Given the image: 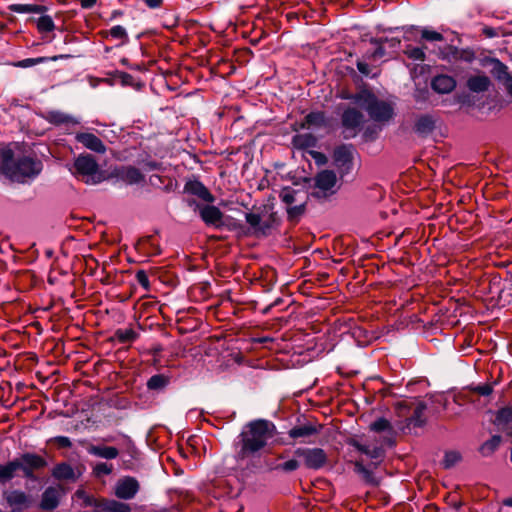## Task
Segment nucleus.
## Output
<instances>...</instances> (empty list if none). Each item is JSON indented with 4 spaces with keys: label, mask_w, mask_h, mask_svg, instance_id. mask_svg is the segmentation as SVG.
Here are the masks:
<instances>
[{
    "label": "nucleus",
    "mask_w": 512,
    "mask_h": 512,
    "mask_svg": "<svg viewBox=\"0 0 512 512\" xmlns=\"http://www.w3.org/2000/svg\"><path fill=\"white\" fill-rule=\"evenodd\" d=\"M167 384V379L163 375H154L148 382L147 387L152 390L161 389Z\"/></svg>",
    "instance_id": "a19ab883"
},
{
    "label": "nucleus",
    "mask_w": 512,
    "mask_h": 512,
    "mask_svg": "<svg viewBox=\"0 0 512 512\" xmlns=\"http://www.w3.org/2000/svg\"><path fill=\"white\" fill-rule=\"evenodd\" d=\"M88 451L91 455L104 459H115L119 455L118 449L112 446H91Z\"/></svg>",
    "instance_id": "412c9836"
},
{
    "label": "nucleus",
    "mask_w": 512,
    "mask_h": 512,
    "mask_svg": "<svg viewBox=\"0 0 512 512\" xmlns=\"http://www.w3.org/2000/svg\"><path fill=\"white\" fill-rule=\"evenodd\" d=\"M425 48V46L416 47L413 45H406L403 53L413 61H424L426 58L424 51Z\"/></svg>",
    "instance_id": "c85d7f7f"
},
{
    "label": "nucleus",
    "mask_w": 512,
    "mask_h": 512,
    "mask_svg": "<svg viewBox=\"0 0 512 512\" xmlns=\"http://www.w3.org/2000/svg\"><path fill=\"white\" fill-rule=\"evenodd\" d=\"M108 34L114 39H118V40H122V41H126L128 39L126 29L121 25L113 26L109 30Z\"/></svg>",
    "instance_id": "79ce46f5"
},
{
    "label": "nucleus",
    "mask_w": 512,
    "mask_h": 512,
    "mask_svg": "<svg viewBox=\"0 0 512 512\" xmlns=\"http://www.w3.org/2000/svg\"><path fill=\"white\" fill-rule=\"evenodd\" d=\"M60 498V488L58 487H49L47 488L41 500V508L44 510H53L59 504Z\"/></svg>",
    "instance_id": "f3484780"
},
{
    "label": "nucleus",
    "mask_w": 512,
    "mask_h": 512,
    "mask_svg": "<svg viewBox=\"0 0 512 512\" xmlns=\"http://www.w3.org/2000/svg\"><path fill=\"white\" fill-rule=\"evenodd\" d=\"M112 469V465H109L107 463H98L94 467V472L97 476L109 475L112 472Z\"/></svg>",
    "instance_id": "de8ad7c7"
},
{
    "label": "nucleus",
    "mask_w": 512,
    "mask_h": 512,
    "mask_svg": "<svg viewBox=\"0 0 512 512\" xmlns=\"http://www.w3.org/2000/svg\"><path fill=\"white\" fill-rule=\"evenodd\" d=\"M496 70L498 80L504 84L508 93L512 95V76L508 72L507 66L498 61Z\"/></svg>",
    "instance_id": "b1692460"
},
{
    "label": "nucleus",
    "mask_w": 512,
    "mask_h": 512,
    "mask_svg": "<svg viewBox=\"0 0 512 512\" xmlns=\"http://www.w3.org/2000/svg\"><path fill=\"white\" fill-rule=\"evenodd\" d=\"M19 470V464L14 459L5 465L0 464V482H5L12 479Z\"/></svg>",
    "instance_id": "a878e982"
},
{
    "label": "nucleus",
    "mask_w": 512,
    "mask_h": 512,
    "mask_svg": "<svg viewBox=\"0 0 512 512\" xmlns=\"http://www.w3.org/2000/svg\"><path fill=\"white\" fill-rule=\"evenodd\" d=\"M357 68L363 75L369 76L371 74V68L365 61L359 60L357 62Z\"/></svg>",
    "instance_id": "3c124183"
},
{
    "label": "nucleus",
    "mask_w": 512,
    "mask_h": 512,
    "mask_svg": "<svg viewBox=\"0 0 512 512\" xmlns=\"http://www.w3.org/2000/svg\"><path fill=\"white\" fill-rule=\"evenodd\" d=\"M53 475L59 479H69L73 477L74 472L69 465L60 464L54 469Z\"/></svg>",
    "instance_id": "4c0bfd02"
},
{
    "label": "nucleus",
    "mask_w": 512,
    "mask_h": 512,
    "mask_svg": "<svg viewBox=\"0 0 512 512\" xmlns=\"http://www.w3.org/2000/svg\"><path fill=\"white\" fill-rule=\"evenodd\" d=\"M490 79L483 74L474 75L467 80V87L472 92H484L489 88Z\"/></svg>",
    "instance_id": "aec40b11"
},
{
    "label": "nucleus",
    "mask_w": 512,
    "mask_h": 512,
    "mask_svg": "<svg viewBox=\"0 0 512 512\" xmlns=\"http://www.w3.org/2000/svg\"><path fill=\"white\" fill-rule=\"evenodd\" d=\"M144 2L149 8L153 9L160 7L162 4V0H144Z\"/></svg>",
    "instance_id": "5fc2aeb1"
},
{
    "label": "nucleus",
    "mask_w": 512,
    "mask_h": 512,
    "mask_svg": "<svg viewBox=\"0 0 512 512\" xmlns=\"http://www.w3.org/2000/svg\"><path fill=\"white\" fill-rule=\"evenodd\" d=\"M371 430L382 432L391 428L390 423L385 418H379L370 425Z\"/></svg>",
    "instance_id": "a18cd8bd"
},
{
    "label": "nucleus",
    "mask_w": 512,
    "mask_h": 512,
    "mask_svg": "<svg viewBox=\"0 0 512 512\" xmlns=\"http://www.w3.org/2000/svg\"><path fill=\"white\" fill-rule=\"evenodd\" d=\"M4 498L12 512H22L31 503L30 497L20 490L5 491Z\"/></svg>",
    "instance_id": "1a4fd4ad"
},
{
    "label": "nucleus",
    "mask_w": 512,
    "mask_h": 512,
    "mask_svg": "<svg viewBox=\"0 0 512 512\" xmlns=\"http://www.w3.org/2000/svg\"><path fill=\"white\" fill-rule=\"evenodd\" d=\"M140 488L137 479L131 476L120 478L115 485V495L119 499L130 500L135 497Z\"/></svg>",
    "instance_id": "423d86ee"
},
{
    "label": "nucleus",
    "mask_w": 512,
    "mask_h": 512,
    "mask_svg": "<svg viewBox=\"0 0 512 512\" xmlns=\"http://www.w3.org/2000/svg\"><path fill=\"white\" fill-rule=\"evenodd\" d=\"M298 467H299L298 461L295 459H290V460L284 462L283 464L279 465L278 468H280L286 472H291V471H295L296 469H298Z\"/></svg>",
    "instance_id": "8fccbe9b"
},
{
    "label": "nucleus",
    "mask_w": 512,
    "mask_h": 512,
    "mask_svg": "<svg viewBox=\"0 0 512 512\" xmlns=\"http://www.w3.org/2000/svg\"><path fill=\"white\" fill-rule=\"evenodd\" d=\"M115 335L121 343L132 342L137 338V333L131 328L118 329Z\"/></svg>",
    "instance_id": "72a5a7b5"
},
{
    "label": "nucleus",
    "mask_w": 512,
    "mask_h": 512,
    "mask_svg": "<svg viewBox=\"0 0 512 512\" xmlns=\"http://www.w3.org/2000/svg\"><path fill=\"white\" fill-rule=\"evenodd\" d=\"M54 441L63 448H69L71 447L72 443L68 437L65 436H58L54 438Z\"/></svg>",
    "instance_id": "603ef678"
},
{
    "label": "nucleus",
    "mask_w": 512,
    "mask_h": 512,
    "mask_svg": "<svg viewBox=\"0 0 512 512\" xmlns=\"http://www.w3.org/2000/svg\"><path fill=\"white\" fill-rule=\"evenodd\" d=\"M10 10L14 13L18 14H26V13H33V14H42L46 11V7L42 5H36V4H12L10 5Z\"/></svg>",
    "instance_id": "4be33fe9"
},
{
    "label": "nucleus",
    "mask_w": 512,
    "mask_h": 512,
    "mask_svg": "<svg viewBox=\"0 0 512 512\" xmlns=\"http://www.w3.org/2000/svg\"><path fill=\"white\" fill-rule=\"evenodd\" d=\"M42 170V163L30 156H16L6 147L0 151V173L11 181L24 183L36 177Z\"/></svg>",
    "instance_id": "f03ea898"
},
{
    "label": "nucleus",
    "mask_w": 512,
    "mask_h": 512,
    "mask_svg": "<svg viewBox=\"0 0 512 512\" xmlns=\"http://www.w3.org/2000/svg\"><path fill=\"white\" fill-rule=\"evenodd\" d=\"M120 177L123 181L129 184H136L143 180L141 172L134 167H126L120 172Z\"/></svg>",
    "instance_id": "393cba45"
},
{
    "label": "nucleus",
    "mask_w": 512,
    "mask_h": 512,
    "mask_svg": "<svg viewBox=\"0 0 512 512\" xmlns=\"http://www.w3.org/2000/svg\"><path fill=\"white\" fill-rule=\"evenodd\" d=\"M75 139L85 148L96 153L103 154L106 152V146L102 140L92 133H77Z\"/></svg>",
    "instance_id": "ddd939ff"
},
{
    "label": "nucleus",
    "mask_w": 512,
    "mask_h": 512,
    "mask_svg": "<svg viewBox=\"0 0 512 512\" xmlns=\"http://www.w3.org/2000/svg\"><path fill=\"white\" fill-rule=\"evenodd\" d=\"M296 191L290 187L282 189L280 192L281 200L286 204H292L295 202Z\"/></svg>",
    "instance_id": "c03bdc74"
},
{
    "label": "nucleus",
    "mask_w": 512,
    "mask_h": 512,
    "mask_svg": "<svg viewBox=\"0 0 512 512\" xmlns=\"http://www.w3.org/2000/svg\"><path fill=\"white\" fill-rule=\"evenodd\" d=\"M136 280L145 290H149L150 282H149V279H148V275L146 274L145 271L139 270L136 273Z\"/></svg>",
    "instance_id": "09e8293b"
},
{
    "label": "nucleus",
    "mask_w": 512,
    "mask_h": 512,
    "mask_svg": "<svg viewBox=\"0 0 512 512\" xmlns=\"http://www.w3.org/2000/svg\"><path fill=\"white\" fill-rule=\"evenodd\" d=\"M160 250L158 248L155 249L154 254H159Z\"/></svg>",
    "instance_id": "680f3d73"
},
{
    "label": "nucleus",
    "mask_w": 512,
    "mask_h": 512,
    "mask_svg": "<svg viewBox=\"0 0 512 512\" xmlns=\"http://www.w3.org/2000/svg\"><path fill=\"white\" fill-rule=\"evenodd\" d=\"M314 141L315 139L309 134L296 135L293 138V144L299 148L312 146L314 145Z\"/></svg>",
    "instance_id": "58836bf2"
},
{
    "label": "nucleus",
    "mask_w": 512,
    "mask_h": 512,
    "mask_svg": "<svg viewBox=\"0 0 512 512\" xmlns=\"http://www.w3.org/2000/svg\"><path fill=\"white\" fill-rule=\"evenodd\" d=\"M295 455L302 458L304 465L309 469H320L327 461L325 451L320 448H298L295 450Z\"/></svg>",
    "instance_id": "39448f33"
},
{
    "label": "nucleus",
    "mask_w": 512,
    "mask_h": 512,
    "mask_svg": "<svg viewBox=\"0 0 512 512\" xmlns=\"http://www.w3.org/2000/svg\"><path fill=\"white\" fill-rule=\"evenodd\" d=\"M437 56L443 60H456L460 58V51L453 45H445L444 47H439Z\"/></svg>",
    "instance_id": "cd10ccee"
},
{
    "label": "nucleus",
    "mask_w": 512,
    "mask_h": 512,
    "mask_svg": "<svg viewBox=\"0 0 512 512\" xmlns=\"http://www.w3.org/2000/svg\"><path fill=\"white\" fill-rule=\"evenodd\" d=\"M26 477H32L33 471L45 466V460L36 454L26 453L15 459Z\"/></svg>",
    "instance_id": "0eeeda50"
},
{
    "label": "nucleus",
    "mask_w": 512,
    "mask_h": 512,
    "mask_svg": "<svg viewBox=\"0 0 512 512\" xmlns=\"http://www.w3.org/2000/svg\"><path fill=\"white\" fill-rule=\"evenodd\" d=\"M37 28H38L39 32L47 33V32L53 31L55 28V25H54L52 18L50 16L45 15V16H41L37 20Z\"/></svg>",
    "instance_id": "e433bc0d"
},
{
    "label": "nucleus",
    "mask_w": 512,
    "mask_h": 512,
    "mask_svg": "<svg viewBox=\"0 0 512 512\" xmlns=\"http://www.w3.org/2000/svg\"><path fill=\"white\" fill-rule=\"evenodd\" d=\"M411 30H415L419 32L420 34V41H426V42H442L444 40V36L428 27H415Z\"/></svg>",
    "instance_id": "5701e85b"
},
{
    "label": "nucleus",
    "mask_w": 512,
    "mask_h": 512,
    "mask_svg": "<svg viewBox=\"0 0 512 512\" xmlns=\"http://www.w3.org/2000/svg\"><path fill=\"white\" fill-rule=\"evenodd\" d=\"M147 245L154 246V244H153V243H150V240H149V239H148V240H146L145 242L141 243V247H142L143 249H145Z\"/></svg>",
    "instance_id": "bf43d9fd"
},
{
    "label": "nucleus",
    "mask_w": 512,
    "mask_h": 512,
    "mask_svg": "<svg viewBox=\"0 0 512 512\" xmlns=\"http://www.w3.org/2000/svg\"><path fill=\"white\" fill-rule=\"evenodd\" d=\"M475 391L477 393H479L480 395H483V396H488L491 394L492 392V388L490 385L488 384H484V385H478L476 388H475Z\"/></svg>",
    "instance_id": "864d4df0"
},
{
    "label": "nucleus",
    "mask_w": 512,
    "mask_h": 512,
    "mask_svg": "<svg viewBox=\"0 0 512 512\" xmlns=\"http://www.w3.org/2000/svg\"><path fill=\"white\" fill-rule=\"evenodd\" d=\"M385 54V50L382 46H378L375 51L372 53L373 58H381Z\"/></svg>",
    "instance_id": "6e6d98bb"
},
{
    "label": "nucleus",
    "mask_w": 512,
    "mask_h": 512,
    "mask_svg": "<svg viewBox=\"0 0 512 512\" xmlns=\"http://www.w3.org/2000/svg\"><path fill=\"white\" fill-rule=\"evenodd\" d=\"M43 118L54 125H77L80 121L62 111L49 110L43 113Z\"/></svg>",
    "instance_id": "2eb2a0df"
},
{
    "label": "nucleus",
    "mask_w": 512,
    "mask_h": 512,
    "mask_svg": "<svg viewBox=\"0 0 512 512\" xmlns=\"http://www.w3.org/2000/svg\"><path fill=\"white\" fill-rule=\"evenodd\" d=\"M435 121L431 116H421L415 124V129L420 134L430 133L434 129Z\"/></svg>",
    "instance_id": "bb28decb"
},
{
    "label": "nucleus",
    "mask_w": 512,
    "mask_h": 512,
    "mask_svg": "<svg viewBox=\"0 0 512 512\" xmlns=\"http://www.w3.org/2000/svg\"><path fill=\"white\" fill-rule=\"evenodd\" d=\"M97 0H81V5L84 8H91L96 4Z\"/></svg>",
    "instance_id": "4d7b16f0"
},
{
    "label": "nucleus",
    "mask_w": 512,
    "mask_h": 512,
    "mask_svg": "<svg viewBox=\"0 0 512 512\" xmlns=\"http://www.w3.org/2000/svg\"><path fill=\"white\" fill-rule=\"evenodd\" d=\"M510 422H512V408L506 407L499 410L495 419L497 426L504 427Z\"/></svg>",
    "instance_id": "473e14b6"
},
{
    "label": "nucleus",
    "mask_w": 512,
    "mask_h": 512,
    "mask_svg": "<svg viewBox=\"0 0 512 512\" xmlns=\"http://www.w3.org/2000/svg\"><path fill=\"white\" fill-rule=\"evenodd\" d=\"M364 123V115L355 108H348L342 115V124L346 130L351 133L349 136H355L357 131Z\"/></svg>",
    "instance_id": "6e6552de"
},
{
    "label": "nucleus",
    "mask_w": 512,
    "mask_h": 512,
    "mask_svg": "<svg viewBox=\"0 0 512 512\" xmlns=\"http://www.w3.org/2000/svg\"><path fill=\"white\" fill-rule=\"evenodd\" d=\"M47 61L46 57H38V58H27L19 61L16 66L21 68H28L37 64H41Z\"/></svg>",
    "instance_id": "37998d69"
},
{
    "label": "nucleus",
    "mask_w": 512,
    "mask_h": 512,
    "mask_svg": "<svg viewBox=\"0 0 512 512\" xmlns=\"http://www.w3.org/2000/svg\"><path fill=\"white\" fill-rule=\"evenodd\" d=\"M325 121L324 114L321 112H312L309 113L306 117L304 122L302 123V128H311L316 126H321Z\"/></svg>",
    "instance_id": "c756f323"
},
{
    "label": "nucleus",
    "mask_w": 512,
    "mask_h": 512,
    "mask_svg": "<svg viewBox=\"0 0 512 512\" xmlns=\"http://www.w3.org/2000/svg\"><path fill=\"white\" fill-rule=\"evenodd\" d=\"M185 191L198 196L206 202H213L214 198L208 189L199 181H190L185 185Z\"/></svg>",
    "instance_id": "6ab92c4d"
},
{
    "label": "nucleus",
    "mask_w": 512,
    "mask_h": 512,
    "mask_svg": "<svg viewBox=\"0 0 512 512\" xmlns=\"http://www.w3.org/2000/svg\"><path fill=\"white\" fill-rule=\"evenodd\" d=\"M245 218L253 233L257 236L267 235L272 228L273 219L271 216L264 219L259 214L247 213Z\"/></svg>",
    "instance_id": "9d476101"
},
{
    "label": "nucleus",
    "mask_w": 512,
    "mask_h": 512,
    "mask_svg": "<svg viewBox=\"0 0 512 512\" xmlns=\"http://www.w3.org/2000/svg\"><path fill=\"white\" fill-rule=\"evenodd\" d=\"M315 186L324 194H333L337 188L336 174L331 170H323L315 177Z\"/></svg>",
    "instance_id": "9b49d317"
},
{
    "label": "nucleus",
    "mask_w": 512,
    "mask_h": 512,
    "mask_svg": "<svg viewBox=\"0 0 512 512\" xmlns=\"http://www.w3.org/2000/svg\"><path fill=\"white\" fill-rule=\"evenodd\" d=\"M500 443H501V437L493 436L490 440L486 441L481 446L480 451L485 456L490 455L491 453H493L496 450V448L500 445Z\"/></svg>",
    "instance_id": "f704fd0d"
},
{
    "label": "nucleus",
    "mask_w": 512,
    "mask_h": 512,
    "mask_svg": "<svg viewBox=\"0 0 512 512\" xmlns=\"http://www.w3.org/2000/svg\"><path fill=\"white\" fill-rule=\"evenodd\" d=\"M352 160L353 153L350 148L342 146L335 150L334 163L342 176L350 172Z\"/></svg>",
    "instance_id": "f8f14e48"
},
{
    "label": "nucleus",
    "mask_w": 512,
    "mask_h": 512,
    "mask_svg": "<svg viewBox=\"0 0 512 512\" xmlns=\"http://www.w3.org/2000/svg\"><path fill=\"white\" fill-rule=\"evenodd\" d=\"M314 157L318 162H323L324 156L322 154L315 153Z\"/></svg>",
    "instance_id": "13d9d810"
},
{
    "label": "nucleus",
    "mask_w": 512,
    "mask_h": 512,
    "mask_svg": "<svg viewBox=\"0 0 512 512\" xmlns=\"http://www.w3.org/2000/svg\"><path fill=\"white\" fill-rule=\"evenodd\" d=\"M351 99L358 107L367 112L373 122L381 126L387 124L394 116L393 105L368 90L360 91Z\"/></svg>",
    "instance_id": "7ed1b4c3"
},
{
    "label": "nucleus",
    "mask_w": 512,
    "mask_h": 512,
    "mask_svg": "<svg viewBox=\"0 0 512 512\" xmlns=\"http://www.w3.org/2000/svg\"><path fill=\"white\" fill-rule=\"evenodd\" d=\"M107 510L112 512H129V506L127 504L117 502V501H111L107 505Z\"/></svg>",
    "instance_id": "49530a36"
},
{
    "label": "nucleus",
    "mask_w": 512,
    "mask_h": 512,
    "mask_svg": "<svg viewBox=\"0 0 512 512\" xmlns=\"http://www.w3.org/2000/svg\"><path fill=\"white\" fill-rule=\"evenodd\" d=\"M355 471L362 475L364 480L371 484H377V481L375 480L373 474L371 471H369L361 462L355 463Z\"/></svg>",
    "instance_id": "ea45409f"
},
{
    "label": "nucleus",
    "mask_w": 512,
    "mask_h": 512,
    "mask_svg": "<svg viewBox=\"0 0 512 512\" xmlns=\"http://www.w3.org/2000/svg\"><path fill=\"white\" fill-rule=\"evenodd\" d=\"M431 87L439 94H448L456 87V80L446 74L436 75L431 81Z\"/></svg>",
    "instance_id": "4468645a"
},
{
    "label": "nucleus",
    "mask_w": 512,
    "mask_h": 512,
    "mask_svg": "<svg viewBox=\"0 0 512 512\" xmlns=\"http://www.w3.org/2000/svg\"><path fill=\"white\" fill-rule=\"evenodd\" d=\"M275 426L268 420L258 419L249 422L239 435L236 443V459L245 461L258 456L274 437Z\"/></svg>",
    "instance_id": "f257e3e1"
},
{
    "label": "nucleus",
    "mask_w": 512,
    "mask_h": 512,
    "mask_svg": "<svg viewBox=\"0 0 512 512\" xmlns=\"http://www.w3.org/2000/svg\"><path fill=\"white\" fill-rule=\"evenodd\" d=\"M461 460V455L457 451H448L445 453L442 465L444 468L449 469L455 466Z\"/></svg>",
    "instance_id": "c9c22d12"
},
{
    "label": "nucleus",
    "mask_w": 512,
    "mask_h": 512,
    "mask_svg": "<svg viewBox=\"0 0 512 512\" xmlns=\"http://www.w3.org/2000/svg\"><path fill=\"white\" fill-rule=\"evenodd\" d=\"M353 445L356 447L358 451L366 454L371 459H379L382 456V449L379 447L370 448L369 446L361 444L356 441L353 443Z\"/></svg>",
    "instance_id": "2f4dec72"
},
{
    "label": "nucleus",
    "mask_w": 512,
    "mask_h": 512,
    "mask_svg": "<svg viewBox=\"0 0 512 512\" xmlns=\"http://www.w3.org/2000/svg\"><path fill=\"white\" fill-rule=\"evenodd\" d=\"M504 503L508 506H512V498L506 500Z\"/></svg>",
    "instance_id": "052dcab7"
},
{
    "label": "nucleus",
    "mask_w": 512,
    "mask_h": 512,
    "mask_svg": "<svg viewBox=\"0 0 512 512\" xmlns=\"http://www.w3.org/2000/svg\"><path fill=\"white\" fill-rule=\"evenodd\" d=\"M74 168L76 175L87 184H97L102 180L99 166L89 154L79 155L74 162Z\"/></svg>",
    "instance_id": "20e7f679"
},
{
    "label": "nucleus",
    "mask_w": 512,
    "mask_h": 512,
    "mask_svg": "<svg viewBox=\"0 0 512 512\" xmlns=\"http://www.w3.org/2000/svg\"><path fill=\"white\" fill-rule=\"evenodd\" d=\"M200 216L207 225H211L214 227H220L223 225V214L215 206H203L200 209Z\"/></svg>",
    "instance_id": "dca6fc26"
},
{
    "label": "nucleus",
    "mask_w": 512,
    "mask_h": 512,
    "mask_svg": "<svg viewBox=\"0 0 512 512\" xmlns=\"http://www.w3.org/2000/svg\"><path fill=\"white\" fill-rule=\"evenodd\" d=\"M415 404L413 415L409 418V423L414 424L415 426H421L423 423L422 416L424 411L426 410V405L423 402H413V401H403L398 404L399 409L401 408H410Z\"/></svg>",
    "instance_id": "a211bd4d"
},
{
    "label": "nucleus",
    "mask_w": 512,
    "mask_h": 512,
    "mask_svg": "<svg viewBox=\"0 0 512 512\" xmlns=\"http://www.w3.org/2000/svg\"><path fill=\"white\" fill-rule=\"evenodd\" d=\"M317 432L316 428L312 425H303L294 427L289 431V436L291 438H301L313 435Z\"/></svg>",
    "instance_id": "7c9ffc66"
}]
</instances>
